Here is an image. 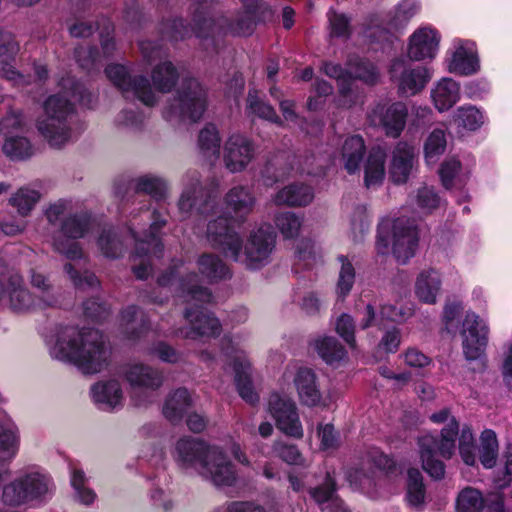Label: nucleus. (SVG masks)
<instances>
[{
  "mask_svg": "<svg viewBox=\"0 0 512 512\" xmlns=\"http://www.w3.org/2000/svg\"><path fill=\"white\" fill-rule=\"evenodd\" d=\"M241 2L245 11L236 21L228 23L224 17L215 19L204 6H201L194 13L193 27H188L181 19L174 21L171 37L177 40L195 35L202 41L203 48L208 50L210 46L216 47L217 36L220 34L230 32L237 35H249L256 22L273 19L274 10L261 0H241Z\"/></svg>",
  "mask_w": 512,
  "mask_h": 512,
  "instance_id": "obj_1",
  "label": "nucleus"
},
{
  "mask_svg": "<svg viewBox=\"0 0 512 512\" xmlns=\"http://www.w3.org/2000/svg\"><path fill=\"white\" fill-rule=\"evenodd\" d=\"M206 236L212 247L252 269L265 265L275 246V234L270 226L263 225L251 232L243 251L240 233L225 218L210 220Z\"/></svg>",
  "mask_w": 512,
  "mask_h": 512,
  "instance_id": "obj_2",
  "label": "nucleus"
},
{
  "mask_svg": "<svg viewBox=\"0 0 512 512\" xmlns=\"http://www.w3.org/2000/svg\"><path fill=\"white\" fill-rule=\"evenodd\" d=\"M107 343L106 336L100 330L83 327L68 340L57 339L56 356L75 365L83 374H96L109 365Z\"/></svg>",
  "mask_w": 512,
  "mask_h": 512,
  "instance_id": "obj_3",
  "label": "nucleus"
},
{
  "mask_svg": "<svg viewBox=\"0 0 512 512\" xmlns=\"http://www.w3.org/2000/svg\"><path fill=\"white\" fill-rule=\"evenodd\" d=\"M186 308L184 317L188 327L184 330L189 339L216 338L222 331L220 320L204 308L206 304L214 303V296L205 287L198 284L196 275L187 278L183 286Z\"/></svg>",
  "mask_w": 512,
  "mask_h": 512,
  "instance_id": "obj_4",
  "label": "nucleus"
},
{
  "mask_svg": "<svg viewBox=\"0 0 512 512\" xmlns=\"http://www.w3.org/2000/svg\"><path fill=\"white\" fill-rule=\"evenodd\" d=\"M321 70L325 75L337 80L339 87L338 106L342 108H351L362 102L363 95L355 84V80H360L366 84L374 85L379 79V70L371 62L360 58L355 54L348 56L346 67L340 64L326 61Z\"/></svg>",
  "mask_w": 512,
  "mask_h": 512,
  "instance_id": "obj_5",
  "label": "nucleus"
},
{
  "mask_svg": "<svg viewBox=\"0 0 512 512\" xmlns=\"http://www.w3.org/2000/svg\"><path fill=\"white\" fill-rule=\"evenodd\" d=\"M421 11V0H399L385 15H369L363 24L362 37L368 43L381 47L390 45L394 32L404 30Z\"/></svg>",
  "mask_w": 512,
  "mask_h": 512,
  "instance_id": "obj_6",
  "label": "nucleus"
},
{
  "mask_svg": "<svg viewBox=\"0 0 512 512\" xmlns=\"http://www.w3.org/2000/svg\"><path fill=\"white\" fill-rule=\"evenodd\" d=\"M180 76L181 84L176 90L177 98L171 104L170 110L196 122L206 110V91L196 79L189 78L183 71L179 74L171 62L162 61V94L166 90L170 91Z\"/></svg>",
  "mask_w": 512,
  "mask_h": 512,
  "instance_id": "obj_7",
  "label": "nucleus"
},
{
  "mask_svg": "<svg viewBox=\"0 0 512 512\" xmlns=\"http://www.w3.org/2000/svg\"><path fill=\"white\" fill-rule=\"evenodd\" d=\"M431 421L437 424L448 421L441 431V439L438 440L432 434H425L419 438L420 457L423 469L433 478L440 479L444 475V464L435 458L439 453L444 458H450L455 450V440L459 430V424L454 417H450L448 409L434 413Z\"/></svg>",
  "mask_w": 512,
  "mask_h": 512,
  "instance_id": "obj_8",
  "label": "nucleus"
},
{
  "mask_svg": "<svg viewBox=\"0 0 512 512\" xmlns=\"http://www.w3.org/2000/svg\"><path fill=\"white\" fill-rule=\"evenodd\" d=\"M248 333L238 332L225 335L221 340V352L229 361L234 371V381L240 397L254 405L259 395L253 384L254 370L246 353Z\"/></svg>",
  "mask_w": 512,
  "mask_h": 512,
  "instance_id": "obj_9",
  "label": "nucleus"
},
{
  "mask_svg": "<svg viewBox=\"0 0 512 512\" xmlns=\"http://www.w3.org/2000/svg\"><path fill=\"white\" fill-rule=\"evenodd\" d=\"M219 186L215 178L203 179L199 172H190L178 202L183 217L217 214Z\"/></svg>",
  "mask_w": 512,
  "mask_h": 512,
  "instance_id": "obj_10",
  "label": "nucleus"
},
{
  "mask_svg": "<svg viewBox=\"0 0 512 512\" xmlns=\"http://www.w3.org/2000/svg\"><path fill=\"white\" fill-rule=\"evenodd\" d=\"M417 243L415 225L409 220L386 218L379 224L377 249L382 254L391 251L398 263L405 264L414 256Z\"/></svg>",
  "mask_w": 512,
  "mask_h": 512,
  "instance_id": "obj_11",
  "label": "nucleus"
},
{
  "mask_svg": "<svg viewBox=\"0 0 512 512\" xmlns=\"http://www.w3.org/2000/svg\"><path fill=\"white\" fill-rule=\"evenodd\" d=\"M43 108L46 117L37 120V129L50 146L61 147L70 138L69 121L76 114L75 105L60 94H54L45 100Z\"/></svg>",
  "mask_w": 512,
  "mask_h": 512,
  "instance_id": "obj_12",
  "label": "nucleus"
},
{
  "mask_svg": "<svg viewBox=\"0 0 512 512\" xmlns=\"http://www.w3.org/2000/svg\"><path fill=\"white\" fill-rule=\"evenodd\" d=\"M107 78L121 92L125 99H138L146 106H154L156 99L147 76H132L123 64L111 63L104 70Z\"/></svg>",
  "mask_w": 512,
  "mask_h": 512,
  "instance_id": "obj_13",
  "label": "nucleus"
},
{
  "mask_svg": "<svg viewBox=\"0 0 512 512\" xmlns=\"http://www.w3.org/2000/svg\"><path fill=\"white\" fill-rule=\"evenodd\" d=\"M92 216L87 211L76 212L65 217L60 225V232L65 239H54L55 249L70 260L80 259L83 250L77 239L83 238L91 229Z\"/></svg>",
  "mask_w": 512,
  "mask_h": 512,
  "instance_id": "obj_14",
  "label": "nucleus"
},
{
  "mask_svg": "<svg viewBox=\"0 0 512 512\" xmlns=\"http://www.w3.org/2000/svg\"><path fill=\"white\" fill-rule=\"evenodd\" d=\"M389 75L397 86L398 94L403 97L419 94L432 78L428 67L409 64L402 58L392 60Z\"/></svg>",
  "mask_w": 512,
  "mask_h": 512,
  "instance_id": "obj_15",
  "label": "nucleus"
},
{
  "mask_svg": "<svg viewBox=\"0 0 512 512\" xmlns=\"http://www.w3.org/2000/svg\"><path fill=\"white\" fill-rule=\"evenodd\" d=\"M267 411L275 420L276 427L285 435L301 439L304 430L296 403L287 395L274 391L267 402Z\"/></svg>",
  "mask_w": 512,
  "mask_h": 512,
  "instance_id": "obj_16",
  "label": "nucleus"
},
{
  "mask_svg": "<svg viewBox=\"0 0 512 512\" xmlns=\"http://www.w3.org/2000/svg\"><path fill=\"white\" fill-rule=\"evenodd\" d=\"M442 34L434 25L422 23L407 38L406 56L414 62L432 61L440 51Z\"/></svg>",
  "mask_w": 512,
  "mask_h": 512,
  "instance_id": "obj_17",
  "label": "nucleus"
},
{
  "mask_svg": "<svg viewBox=\"0 0 512 512\" xmlns=\"http://www.w3.org/2000/svg\"><path fill=\"white\" fill-rule=\"evenodd\" d=\"M445 64L450 73L469 76L480 70L478 47L475 41L456 37L445 54Z\"/></svg>",
  "mask_w": 512,
  "mask_h": 512,
  "instance_id": "obj_18",
  "label": "nucleus"
},
{
  "mask_svg": "<svg viewBox=\"0 0 512 512\" xmlns=\"http://www.w3.org/2000/svg\"><path fill=\"white\" fill-rule=\"evenodd\" d=\"M408 108L403 102L387 104L379 101L367 113L370 125L380 127L391 138H398L406 125Z\"/></svg>",
  "mask_w": 512,
  "mask_h": 512,
  "instance_id": "obj_19",
  "label": "nucleus"
},
{
  "mask_svg": "<svg viewBox=\"0 0 512 512\" xmlns=\"http://www.w3.org/2000/svg\"><path fill=\"white\" fill-rule=\"evenodd\" d=\"M198 474L218 488L232 487L237 481L235 466L218 446L208 450Z\"/></svg>",
  "mask_w": 512,
  "mask_h": 512,
  "instance_id": "obj_20",
  "label": "nucleus"
},
{
  "mask_svg": "<svg viewBox=\"0 0 512 512\" xmlns=\"http://www.w3.org/2000/svg\"><path fill=\"white\" fill-rule=\"evenodd\" d=\"M489 327L485 319L468 311L462 323L463 353L467 360L479 359L488 342Z\"/></svg>",
  "mask_w": 512,
  "mask_h": 512,
  "instance_id": "obj_21",
  "label": "nucleus"
},
{
  "mask_svg": "<svg viewBox=\"0 0 512 512\" xmlns=\"http://www.w3.org/2000/svg\"><path fill=\"white\" fill-rule=\"evenodd\" d=\"M475 160L470 155H449L439 167V177L446 190L463 189L472 175Z\"/></svg>",
  "mask_w": 512,
  "mask_h": 512,
  "instance_id": "obj_22",
  "label": "nucleus"
},
{
  "mask_svg": "<svg viewBox=\"0 0 512 512\" xmlns=\"http://www.w3.org/2000/svg\"><path fill=\"white\" fill-rule=\"evenodd\" d=\"M293 376L294 386L296 388L301 404L314 406H328L331 403L330 398H323L317 382L315 372L307 367H298L297 369L287 368L284 377Z\"/></svg>",
  "mask_w": 512,
  "mask_h": 512,
  "instance_id": "obj_23",
  "label": "nucleus"
},
{
  "mask_svg": "<svg viewBox=\"0 0 512 512\" xmlns=\"http://www.w3.org/2000/svg\"><path fill=\"white\" fill-rule=\"evenodd\" d=\"M254 155L255 149L252 141L242 134H231L224 143V165L232 173L246 169Z\"/></svg>",
  "mask_w": 512,
  "mask_h": 512,
  "instance_id": "obj_24",
  "label": "nucleus"
},
{
  "mask_svg": "<svg viewBox=\"0 0 512 512\" xmlns=\"http://www.w3.org/2000/svg\"><path fill=\"white\" fill-rule=\"evenodd\" d=\"M113 188L115 196L123 205L134 201V198L138 196H151L157 199V196L160 195V178L142 176L134 180L120 176L115 179Z\"/></svg>",
  "mask_w": 512,
  "mask_h": 512,
  "instance_id": "obj_25",
  "label": "nucleus"
},
{
  "mask_svg": "<svg viewBox=\"0 0 512 512\" xmlns=\"http://www.w3.org/2000/svg\"><path fill=\"white\" fill-rule=\"evenodd\" d=\"M226 208L234 214V218L219 215L214 220L225 218L235 229L236 223L240 225L244 222L246 216L252 212L255 205V197L252 191L243 185L232 187L224 197Z\"/></svg>",
  "mask_w": 512,
  "mask_h": 512,
  "instance_id": "obj_26",
  "label": "nucleus"
},
{
  "mask_svg": "<svg viewBox=\"0 0 512 512\" xmlns=\"http://www.w3.org/2000/svg\"><path fill=\"white\" fill-rule=\"evenodd\" d=\"M442 289V276L438 269L426 267L419 271L414 282V294L424 304H435Z\"/></svg>",
  "mask_w": 512,
  "mask_h": 512,
  "instance_id": "obj_27",
  "label": "nucleus"
},
{
  "mask_svg": "<svg viewBox=\"0 0 512 512\" xmlns=\"http://www.w3.org/2000/svg\"><path fill=\"white\" fill-rule=\"evenodd\" d=\"M214 446L198 439L185 437L176 444V457L183 467L194 469L199 473L202 463L206 460L208 450Z\"/></svg>",
  "mask_w": 512,
  "mask_h": 512,
  "instance_id": "obj_28",
  "label": "nucleus"
},
{
  "mask_svg": "<svg viewBox=\"0 0 512 512\" xmlns=\"http://www.w3.org/2000/svg\"><path fill=\"white\" fill-rule=\"evenodd\" d=\"M415 147L407 142L400 141L393 150L389 168L391 180L394 183H405L412 170L415 160Z\"/></svg>",
  "mask_w": 512,
  "mask_h": 512,
  "instance_id": "obj_29",
  "label": "nucleus"
},
{
  "mask_svg": "<svg viewBox=\"0 0 512 512\" xmlns=\"http://www.w3.org/2000/svg\"><path fill=\"white\" fill-rule=\"evenodd\" d=\"M366 152L364 139L360 135L347 136L339 152V160L348 174H355L360 170Z\"/></svg>",
  "mask_w": 512,
  "mask_h": 512,
  "instance_id": "obj_30",
  "label": "nucleus"
},
{
  "mask_svg": "<svg viewBox=\"0 0 512 512\" xmlns=\"http://www.w3.org/2000/svg\"><path fill=\"white\" fill-rule=\"evenodd\" d=\"M430 97L439 112L448 111L460 100V85L454 79L444 77L433 85Z\"/></svg>",
  "mask_w": 512,
  "mask_h": 512,
  "instance_id": "obj_31",
  "label": "nucleus"
},
{
  "mask_svg": "<svg viewBox=\"0 0 512 512\" xmlns=\"http://www.w3.org/2000/svg\"><path fill=\"white\" fill-rule=\"evenodd\" d=\"M386 150L381 146L370 149L364 164V182L367 188L380 186L385 178Z\"/></svg>",
  "mask_w": 512,
  "mask_h": 512,
  "instance_id": "obj_32",
  "label": "nucleus"
},
{
  "mask_svg": "<svg viewBox=\"0 0 512 512\" xmlns=\"http://www.w3.org/2000/svg\"><path fill=\"white\" fill-rule=\"evenodd\" d=\"M125 379L133 389H156L160 387V375L152 367L136 363L129 365L125 370Z\"/></svg>",
  "mask_w": 512,
  "mask_h": 512,
  "instance_id": "obj_33",
  "label": "nucleus"
},
{
  "mask_svg": "<svg viewBox=\"0 0 512 512\" xmlns=\"http://www.w3.org/2000/svg\"><path fill=\"white\" fill-rule=\"evenodd\" d=\"M160 252V213L157 209L153 211V221L149 228V234L145 239L136 240L134 257L140 259H149L159 257Z\"/></svg>",
  "mask_w": 512,
  "mask_h": 512,
  "instance_id": "obj_34",
  "label": "nucleus"
},
{
  "mask_svg": "<svg viewBox=\"0 0 512 512\" xmlns=\"http://www.w3.org/2000/svg\"><path fill=\"white\" fill-rule=\"evenodd\" d=\"M486 121V113L474 105L460 106L452 114V122L459 131H478Z\"/></svg>",
  "mask_w": 512,
  "mask_h": 512,
  "instance_id": "obj_35",
  "label": "nucleus"
},
{
  "mask_svg": "<svg viewBox=\"0 0 512 512\" xmlns=\"http://www.w3.org/2000/svg\"><path fill=\"white\" fill-rule=\"evenodd\" d=\"M94 401L102 409L112 411L122 401V389L117 380H108L103 383H96L91 387Z\"/></svg>",
  "mask_w": 512,
  "mask_h": 512,
  "instance_id": "obj_36",
  "label": "nucleus"
},
{
  "mask_svg": "<svg viewBox=\"0 0 512 512\" xmlns=\"http://www.w3.org/2000/svg\"><path fill=\"white\" fill-rule=\"evenodd\" d=\"M313 198L314 193L310 186L294 183L278 191L273 200L277 205L306 206Z\"/></svg>",
  "mask_w": 512,
  "mask_h": 512,
  "instance_id": "obj_37",
  "label": "nucleus"
},
{
  "mask_svg": "<svg viewBox=\"0 0 512 512\" xmlns=\"http://www.w3.org/2000/svg\"><path fill=\"white\" fill-rule=\"evenodd\" d=\"M313 347L322 360L331 366H339L346 358L345 348L332 336H321L313 341Z\"/></svg>",
  "mask_w": 512,
  "mask_h": 512,
  "instance_id": "obj_38",
  "label": "nucleus"
},
{
  "mask_svg": "<svg viewBox=\"0 0 512 512\" xmlns=\"http://www.w3.org/2000/svg\"><path fill=\"white\" fill-rule=\"evenodd\" d=\"M309 494L323 510L329 508L333 512H346L343 502L334 494V479L329 473L323 485L311 488Z\"/></svg>",
  "mask_w": 512,
  "mask_h": 512,
  "instance_id": "obj_39",
  "label": "nucleus"
},
{
  "mask_svg": "<svg viewBox=\"0 0 512 512\" xmlns=\"http://www.w3.org/2000/svg\"><path fill=\"white\" fill-rule=\"evenodd\" d=\"M138 310V306L130 305L121 312L122 320L126 322L122 333L130 341L139 340L150 330V321L146 317H142L140 323L136 326L134 325Z\"/></svg>",
  "mask_w": 512,
  "mask_h": 512,
  "instance_id": "obj_40",
  "label": "nucleus"
},
{
  "mask_svg": "<svg viewBox=\"0 0 512 512\" xmlns=\"http://www.w3.org/2000/svg\"><path fill=\"white\" fill-rule=\"evenodd\" d=\"M221 138L217 127L214 124H207L198 135V148L202 155L214 162L220 155Z\"/></svg>",
  "mask_w": 512,
  "mask_h": 512,
  "instance_id": "obj_41",
  "label": "nucleus"
},
{
  "mask_svg": "<svg viewBox=\"0 0 512 512\" xmlns=\"http://www.w3.org/2000/svg\"><path fill=\"white\" fill-rule=\"evenodd\" d=\"M143 61L152 66L153 86L160 91V40H143L139 42Z\"/></svg>",
  "mask_w": 512,
  "mask_h": 512,
  "instance_id": "obj_42",
  "label": "nucleus"
},
{
  "mask_svg": "<svg viewBox=\"0 0 512 512\" xmlns=\"http://www.w3.org/2000/svg\"><path fill=\"white\" fill-rule=\"evenodd\" d=\"M198 268L207 281L214 282L230 277L227 266L217 256L204 254L198 260Z\"/></svg>",
  "mask_w": 512,
  "mask_h": 512,
  "instance_id": "obj_43",
  "label": "nucleus"
},
{
  "mask_svg": "<svg viewBox=\"0 0 512 512\" xmlns=\"http://www.w3.org/2000/svg\"><path fill=\"white\" fill-rule=\"evenodd\" d=\"M97 245L106 258L118 259L124 254V244L121 236L112 228L102 230Z\"/></svg>",
  "mask_w": 512,
  "mask_h": 512,
  "instance_id": "obj_44",
  "label": "nucleus"
},
{
  "mask_svg": "<svg viewBox=\"0 0 512 512\" xmlns=\"http://www.w3.org/2000/svg\"><path fill=\"white\" fill-rule=\"evenodd\" d=\"M31 284L40 292V295L37 296L39 309L43 310L55 307L58 304V296L55 289L45 275L33 270L31 275Z\"/></svg>",
  "mask_w": 512,
  "mask_h": 512,
  "instance_id": "obj_45",
  "label": "nucleus"
},
{
  "mask_svg": "<svg viewBox=\"0 0 512 512\" xmlns=\"http://www.w3.org/2000/svg\"><path fill=\"white\" fill-rule=\"evenodd\" d=\"M321 260L319 248L311 240H302L297 246L294 269L298 273L302 269H312Z\"/></svg>",
  "mask_w": 512,
  "mask_h": 512,
  "instance_id": "obj_46",
  "label": "nucleus"
},
{
  "mask_svg": "<svg viewBox=\"0 0 512 512\" xmlns=\"http://www.w3.org/2000/svg\"><path fill=\"white\" fill-rule=\"evenodd\" d=\"M447 145L444 129L435 128L424 142V158L428 165H434L445 152Z\"/></svg>",
  "mask_w": 512,
  "mask_h": 512,
  "instance_id": "obj_47",
  "label": "nucleus"
},
{
  "mask_svg": "<svg viewBox=\"0 0 512 512\" xmlns=\"http://www.w3.org/2000/svg\"><path fill=\"white\" fill-rule=\"evenodd\" d=\"M189 405L190 395L187 389H177L166 399L162 412L168 419L175 422L182 418Z\"/></svg>",
  "mask_w": 512,
  "mask_h": 512,
  "instance_id": "obj_48",
  "label": "nucleus"
},
{
  "mask_svg": "<svg viewBox=\"0 0 512 512\" xmlns=\"http://www.w3.org/2000/svg\"><path fill=\"white\" fill-rule=\"evenodd\" d=\"M498 456V441L493 430H484L480 437V462L485 468H492Z\"/></svg>",
  "mask_w": 512,
  "mask_h": 512,
  "instance_id": "obj_49",
  "label": "nucleus"
},
{
  "mask_svg": "<svg viewBox=\"0 0 512 512\" xmlns=\"http://www.w3.org/2000/svg\"><path fill=\"white\" fill-rule=\"evenodd\" d=\"M3 153L11 160H26L33 154L32 145L26 137L12 136L5 139Z\"/></svg>",
  "mask_w": 512,
  "mask_h": 512,
  "instance_id": "obj_50",
  "label": "nucleus"
},
{
  "mask_svg": "<svg viewBox=\"0 0 512 512\" xmlns=\"http://www.w3.org/2000/svg\"><path fill=\"white\" fill-rule=\"evenodd\" d=\"M406 498L409 505L417 508L421 507L425 502V486L422 475L417 469L408 470Z\"/></svg>",
  "mask_w": 512,
  "mask_h": 512,
  "instance_id": "obj_51",
  "label": "nucleus"
},
{
  "mask_svg": "<svg viewBox=\"0 0 512 512\" xmlns=\"http://www.w3.org/2000/svg\"><path fill=\"white\" fill-rule=\"evenodd\" d=\"M341 267L336 283V294L340 298H345L353 288L355 283V268L346 256H339Z\"/></svg>",
  "mask_w": 512,
  "mask_h": 512,
  "instance_id": "obj_52",
  "label": "nucleus"
},
{
  "mask_svg": "<svg viewBox=\"0 0 512 512\" xmlns=\"http://www.w3.org/2000/svg\"><path fill=\"white\" fill-rule=\"evenodd\" d=\"M41 194L37 190L20 188L10 199L11 206L17 208L22 216H27L39 201Z\"/></svg>",
  "mask_w": 512,
  "mask_h": 512,
  "instance_id": "obj_53",
  "label": "nucleus"
},
{
  "mask_svg": "<svg viewBox=\"0 0 512 512\" xmlns=\"http://www.w3.org/2000/svg\"><path fill=\"white\" fill-rule=\"evenodd\" d=\"M484 509V500L481 493L474 488L463 489L456 503L457 512H482Z\"/></svg>",
  "mask_w": 512,
  "mask_h": 512,
  "instance_id": "obj_54",
  "label": "nucleus"
},
{
  "mask_svg": "<svg viewBox=\"0 0 512 512\" xmlns=\"http://www.w3.org/2000/svg\"><path fill=\"white\" fill-rule=\"evenodd\" d=\"M274 222L282 236L286 239L296 237L302 226V218L288 211L277 214Z\"/></svg>",
  "mask_w": 512,
  "mask_h": 512,
  "instance_id": "obj_55",
  "label": "nucleus"
},
{
  "mask_svg": "<svg viewBox=\"0 0 512 512\" xmlns=\"http://www.w3.org/2000/svg\"><path fill=\"white\" fill-rule=\"evenodd\" d=\"M414 202L419 214L428 215L440 206L441 200L433 188L423 186L417 190Z\"/></svg>",
  "mask_w": 512,
  "mask_h": 512,
  "instance_id": "obj_56",
  "label": "nucleus"
},
{
  "mask_svg": "<svg viewBox=\"0 0 512 512\" xmlns=\"http://www.w3.org/2000/svg\"><path fill=\"white\" fill-rule=\"evenodd\" d=\"M27 502L42 498L48 491L47 478L39 473H30L23 476Z\"/></svg>",
  "mask_w": 512,
  "mask_h": 512,
  "instance_id": "obj_57",
  "label": "nucleus"
},
{
  "mask_svg": "<svg viewBox=\"0 0 512 512\" xmlns=\"http://www.w3.org/2000/svg\"><path fill=\"white\" fill-rule=\"evenodd\" d=\"M2 501L5 505L10 507H18L28 503L23 477L3 487Z\"/></svg>",
  "mask_w": 512,
  "mask_h": 512,
  "instance_id": "obj_58",
  "label": "nucleus"
},
{
  "mask_svg": "<svg viewBox=\"0 0 512 512\" xmlns=\"http://www.w3.org/2000/svg\"><path fill=\"white\" fill-rule=\"evenodd\" d=\"M247 103L248 110L251 114L273 123L279 122V117L276 115L274 109L258 96L256 90H250Z\"/></svg>",
  "mask_w": 512,
  "mask_h": 512,
  "instance_id": "obj_59",
  "label": "nucleus"
},
{
  "mask_svg": "<svg viewBox=\"0 0 512 512\" xmlns=\"http://www.w3.org/2000/svg\"><path fill=\"white\" fill-rule=\"evenodd\" d=\"M64 271L69 276L76 289H93L100 285L97 276L93 272L85 271L82 274L71 263H66L64 265Z\"/></svg>",
  "mask_w": 512,
  "mask_h": 512,
  "instance_id": "obj_60",
  "label": "nucleus"
},
{
  "mask_svg": "<svg viewBox=\"0 0 512 512\" xmlns=\"http://www.w3.org/2000/svg\"><path fill=\"white\" fill-rule=\"evenodd\" d=\"M84 316L93 322H102L110 315V309L105 301L98 297H91L83 302Z\"/></svg>",
  "mask_w": 512,
  "mask_h": 512,
  "instance_id": "obj_61",
  "label": "nucleus"
},
{
  "mask_svg": "<svg viewBox=\"0 0 512 512\" xmlns=\"http://www.w3.org/2000/svg\"><path fill=\"white\" fill-rule=\"evenodd\" d=\"M18 52L19 44L15 36L9 31L0 29V63H13Z\"/></svg>",
  "mask_w": 512,
  "mask_h": 512,
  "instance_id": "obj_62",
  "label": "nucleus"
},
{
  "mask_svg": "<svg viewBox=\"0 0 512 512\" xmlns=\"http://www.w3.org/2000/svg\"><path fill=\"white\" fill-rule=\"evenodd\" d=\"M11 308L17 312L38 308V298L24 288H14L10 294Z\"/></svg>",
  "mask_w": 512,
  "mask_h": 512,
  "instance_id": "obj_63",
  "label": "nucleus"
},
{
  "mask_svg": "<svg viewBox=\"0 0 512 512\" xmlns=\"http://www.w3.org/2000/svg\"><path fill=\"white\" fill-rule=\"evenodd\" d=\"M74 57L81 69L91 71L100 60V51L96 45L79 46L74 50Z\"/></svg>",
  "mask_w": 512,
  "mask_h": 512,
  "instance_id": "obj_64",
  "label": "nucleus"
}]
</instances>
